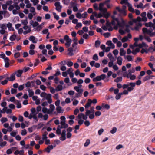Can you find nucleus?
I'll use <instances>...</instances> for the list:
<instances>
[{
    "instance_id": "f257e3e1",
    "label": "nucleus",
    "mask_w": 155,
    "mask_h": 155,
    "mask_svg": "<svg viewBox=\"0 0 155 155\" xmlns=\"http://www.w3.org/2000/svg\"><path fill=\"white\" fill-rule=\"evenodd\" d=\"M113 20L110 23L108 20H107L106 25L107 27V28H109L108 29H117L120 28H123L125 25V21L121 19V21L120 22L117 18H115L114 16H112Z\"/></svg>"
},
{
    "instance_id": "f03ea898",
    "label": "nucleus",
    "mask_w": 155,
    "mask_h": 155,
    "mask_svg": "<svg viewBox=\"0 0 155 155\" xmlns=\"http://www.w3.org/2000/svg\"><path fill=\"white\" fill-rule=\"evenodd\" d=\"M12 2V0H10L6 2V4L7 6L9 5L8 9L10 11L12 10V13L13 14H17L18 13V10L20 9V7L18 5L17 2H15L13 5H11Z\"/></svg>"
},
{
    "instance_id": "7ed1b4c3",
    "label": "nucleus",
    "mask_w": 155,
    "mask_h": 155,
    "mask_svg": "<svg viewBox=\"0 0 155 155\" xmlns=\"http://www.w3.org/2000/svg\"><path fill=\"white\" fill-rule=\"evenodd\" d=\"M40 96L44 98V99L47 100L48 102L51 104L52 102L51 99V95L50 94H47L45 92H42L40 94Z\"/></svg>"
},
{
    "instance_id": "20e7f679",
    "label": "nucleus",
    "mask_w": 155,
    "mask_h": 155,
    "mask_svg": "<svg viewBox=\"0 0 155 155\" xmlns=\"http://www.w3.org/2000/svg\"><path fill=\"white\" fill-rule=\"evenodd\" d=\"M143 34L149 35L150 37L155 36V30H142Z\"/></svg>"
},
{
    "instance_id": "39448f33",
    "label": "nucleus",
    "mask_w": 155,
    "mask_h": 155,
    "mask_svg": "<svg viewBox=\"0 0 155 155\" xmlns=\"http://www.w3.org/2000/svg\"><path fill=\"white\" fill-rule=\"evenodd\" d=\"M60 119L61 120L60 124L61 125V128H66L68 127V125L66 123V118L65 116H62L60 117Z\"/></svg>"
},
{
    "instance_id": "423d86ee",
    "label": "nucleus",
    "mask_w": 155,
    "mask_h": 155,
    "mask_svg": "<svg viewBox=\"0 0 155 155\" xmlns=\"http://www.w3.org/2000/svg\"><path fill=\"white\" fill-rule=\"evenodd\" d=\"M135 86V83L130 82L127 84V95L128 94L129 92H131L133 90Z\"/></svg>"
},
{
    "instance_id": "0eeeda50",
    "label": "nucleus",
    "mask_w": 155,
    "mask_h": 155,
    "mask_svg": "<svg viewBox=\"0 0 155 155\" xmlns=\"http://www.w3.org/2000/svg\"><path fill=\"white\" fill-rule=\"evenodd\" d=\"M64 39L65 40V45L67 47H69L71 45L72 42L71 39L69 38L68 35H65L64 37Z\"/></svg>"
},
{
    "instance_id": "6e6552de",
    "label": "nucleus",
    "mask_w": 155,
    "mask_h": 155,
    "mask_svg": "<svg viewBox=\"0 0 155 155\" xmlns=\"http://www.w3.org/2000/svg\"><path fill=\"white\" fill-rule=\"evenodd\" d=\"M116 9L120 13L123 15H125L126 14V6L124 5H123L122 6V9L120 8L119 7H116Z\"/></svg>"
},
{
    "instance_id": "1a4fd4ad",
    "label": "nucleus",
    "mask_w": 155,
    "mask_h": 155,
    "mask_svg": "<svg viewBox=\"0 0 155 155\" xmlns=\"http://www.w3.org/2000/svg\"><path fill=\"white\" fill-rule=\"evenodd\" d=\"M106 76L104 74H102L100 76H98L93 79L94 82L99 81L102 80H103L105 78Z\"/></svg>"
},
{
    "instance_id": "9d476101",
    "label": "nucleus",
    "mask_w": 155,
    "mask_h": 155,
    "mask_svg": "<svg viewBox=\"0 0 155 155\" xmlns=\"http://www.w3.org/2000/svg\"><path fill=\"white\" fill-rule=\"evenodd\" d=\"M97 32L100 33L101 34H103L105 38H108L110 35V34L109 32H104V31H106L107 30H96Z\"/></svg>"
},
{
    "instance_id": "9b49d317",
    "label": "nucleus",
    "mask_w": 155,
    "mask_h": 155,
    "mask_svg": "<svg viewBox=\"0 0 155 155\" xmlns=\"http://www.w3.org/2000/svg\"><path fill=\"white\" fill-rule=\"evenodd\" d=\"M35 46L33 44H31L29 47L30 50L29 51V53L30 55H34L35 52L34 49L35 48Z\"/></svg>"
},
{
    "instance_id": "f8f14e48",
    "label": "nucleus",
    "mask_w": 155,
    "mask_h": 155,
    "mask_svg": "<svg viewBox=\"0 0 155 155\" xmlns=\"http://www.w3.org/2000/svg\"><path fill=\"white\" fill-rule=\"evenodd\" d=\"M73 70L71 68H70L68 69L66 71H65L68 74H69L70 77L71 78H73L74 76V74L73 72Z\"/></svg>"
},
{
    "instance_id": "ddd939ff",
    "label": "nucleus",
    "mask_w": 155,
    "mask_h": 155,
    "mask_svg": "<svg viewBox=\"0 0 155 155\" xmlns=\"http://www.w3.org/2000/svg\"><path fill=\"white\" fill-rule=\"evenodd\" d=\"M54 5L56 7V9L59 12H61L62 7L61 5L60 2H56Z\"/></svg>"
},
{
    "instance_id": "4468645a",
    "label": "nucleus",
    "mask_w": 155,
    "mask_h": 155,
    "mask_svg": "<svg viewBox=\"0 0 155 155\" xmlns=\"http://www.w3.org/2000/svg\"><path fill=\"white\" fill-rule=\"evenodd\" d=\"M146 12H143L140 14V16L142 17V21L146 22L147 20V18L146 17Z\"/></svg>"
},
{
    "instance_id": "2eb2a0df",
    "label": "nucleus",
    "mask_w": 155,
    "mask_h": 155,
    "mask_svg": "<svg viewBox=\"0 0 155 155\" xmlns=\"http://www.w3.org/2000/svg\"><path fill=\"white\" fill-rule=\"evenodd\" d=\"M78 118L79 119H83L84 120H86L87 118V116L84 114L83 113L79 114L78 116Z\"/></svg>"
},
{
    "instance_id": "dca6fc26",
    "label": "nucleus",
    "mask_w": 155,
    "mask_h": 155,
    "mask_svg": "<svg viewBox=\"0 0 155 155\" xmlns=\"http://www.w3.org/2000/svg\"><path fill=\"white\" fill-rule=\"evenodd\" d=\"M23 72V70H18L16 71L14 74L17 77H20Z\"/></svg>"
},
{
    "instance_id": "f3484780",
    "label": "nucleus",
    "mask_w": 155,
    "mask_h": 155,
    "mask_svg": "<svg viewBox=\"0 0 155 155\" xmlns=\"http://www.w3.org/2000/svg\"><path fill=\"white\" fill-rule=\"evenodd\" d=\"M74 89L78 94H81L83 91V90L81 88V86L80 87L75 86Z\"/></svg>"
},
{
    "instance_id": "a211bd4d",
    "label": "nucleus",
    "mask_w": 155,
    "mask_h": 155,
    "mask_svg": "<svg viewBox=\"0 0 155 155\" xmlns=\"http://www.w3.org/2000/svg\"><path fill=\"white\" fill-rule=\"evenodd\" d=\"M106 44L112 49H114L115 48V45L111 41H108L106 43Z\"/></svg>"
},
{
    "instance_id": "6ab92c4d",
    "label": "nucleus",
    "mask_w": 155,
    "mask_h": 155,
    "mask_svg": "<svg viewBox=\"0 0 155 155\" xmlns=\"http://www.w3.org/2000/svg\"><path fill=\"white\" fill-rule=\"evenodd\" d=\"M61 136V137L60 138V140L62 141L65 140L66 139V131L65 130H64L62 131Z\"/></svg>"
},
{
    "instance_id": "aec40b11",
    "label": "nucleus",
    "mask_w": 155,
    "mask_h": 155,
    "mask_svg": "<svg viewBox=\"0 0 155 155\" xmlns=\"http://www.w3.org/2000/svg\"><path fill=\"white\" fill-rule=\"evenodd\" d=\"M29 40L34 43H36L38 41V39L33 36H31L29 38Z\"/></svg>"
},
{
    "instance_id": "412c9836",
    "label": "nucleus",
    "mask_w": 155,
    "mask_h": 155,
    "mask_svg": "<svg viewBox=\"0 0 155 155\" xmlns=\"http://www.w3.org/2000/svg\"><path fill=\"white\" fill-rule=\"evenodd\" d=\"M127 5L128 7V9L129 11L132 12H134V9L132 7V5L131 4L127 2Z\"/></svg>"
},
{
    "instance_id": "4be33fe9",
    "label": "nucleus",
    "mask_w": 155,
    "mask_h": 155,
    "mask_svg": "<svg viewBox=\"0 0 155 155\" xmlns=\"http://www.w3.org/2000/svg\"><path fill=\"white\" fill-rule=\"evenodd\" d=\"M155 76L153 75H148L145 77L143 79V81L145 82L149 80L150 79H152V78L154 77Z\"/></svg>"
},
{
    "instance_id": "5701e85b",
    "label": "nucleus",
    "mask_w": 155,
    "mask_h": 155,
    "mask_svg": "<svg viewBox=\"0 0 155 155\" xmlns=\"http://www.w3.org/2000/svg\"><path fill=\"white\" fill-rule=\"evenodd\" d=\"M124 94H126V91L125 90H124L123 92L119 93L117 94L115 97L116 99L117 100L119 99L121 97V95Z\"/></svg>"
},
{
    "instance_id": "b1692460",
    "label": "nucleus",
    "mask_w": 155,
    "mask_h": 155,
    "mask_svg": "<svg viewBox=\"0 0 155 155\" xmlns=\"http://www.w3.org/2000/svg\"><path fill=\"white\" fill-rule=\"evenodd\" d=\"M127 78H130L131 80H133L136 79V76L135 75H132V74H127Z\"/></svg>"
},
{
    "instance_id": "393cba45",
    "label": "nucleus",
    "mask_w": 155,
    "mask_h": 155,
    "mask_svg": "<svg viewBox=\"0 0 155 155\" xmlns=\"http://www.w3.org/2000/svg\"><path fill=\"white\" fill-rule=\"evenodd\" d=\"M135 29H138L141 27L142 25V24L140 22H137L136 21L135 22Z\"/></svg>"
},
{
    "instance_id": "a878e982",
    "label": "nucleus",
    "mask_w": 155,
    "mask_h": 155,
    "mask_svg": "<svg viewBox=\"0 0 155 155\" xmlns=\"http://www.w3.org/2000/svg\"><path fill=\"white\" fill-rule=\"evenodd\" d=\"M143 4L141 3H140L138 5H134V6L138 8H143V9L145 7V6H143Z\"/></svg>"
},
{
    "instance_id": "bb28decb",
    "label": "nucleus",
    "mask_w": 155,
    "mask_h": 155,
    "mask_svg": "<svg viewBox=\"0 0 155 155\" xmlns=\"http://www.w3.org/2000/svg\"><path fill=\"white\" fill-rule=\"evenodd\" d=\"M91 105V100L88 99V102H87L85 106V107L86 109H88V108Z\"/></svg>"
},
{
    "instance_id": "cd10ccee",
    "label": "nucleus",
    "mask_w": 155,
    "mask_h": 155,
    "mask_svg": "<svg viewBox=\"0 0 155 155\" xmlns=\"http://www.w3.org/2000/svg\"><path fill=\"white\" fill-rule=\"evenodd\" d=\"M73 43L72 45L73 47H74L78 44V39L76 37H75L73 40Z\"/></svg>"
},
{
    "instance_id": "c85d7f7f",
    "label": "nucleus",
    "mask_w": 155,
    "mask_h": 155,
    "mask_svg": "<svg viewBox=\"0 0 155 155\" xmlns=\"http://www.w3.org/2000/svg\"><path fill=\"white\" fill-rule=\"evenodd\" d=\"M122 58L120 57H118L117 58V63L119 65L122 64Z\"/></svg>"
},
{
    "instance_id": "c756f323",
    "label": "nucleus",
    "mask_w": 155,
    "mask_h": 155,
    "mask_svg": "<svg viewBox=\"0 0 155 155\" xmlns=\"http://www.w3.org/2000/svg\"><path fill=\"white\" fill-rule=\"evenodd\" d=\"M153 12L152 11H150L148 12L147 14V16L149 19H151L153 18V15L152 14Z\"/></svg>"
},
{
    "instance_id": "7c9ffc66",
    "label": "nucleus",
    "mask_w": 155,
    "mask_h": 155,
    "mask_svg": "<svg viewBox=\"0 0 155 155\" xmlns=\"http://www.w3.org/2000/svg\"><path fill=\"white\" fill-rule=\"evenodd\" d=\"M54 148V147L52 145H50L48 146L45 149L46 151L48 152L49 153L50 150Z\"/></svg>"
},
{
    "instance_id": "2f4dec72",
    "label": "nucleus",
    "mask_w": 155,
    "mask_h": 155,
    "mask_svg": "<svg viewBox=\"0 0 155 155\" xmlns=\"http://www.w3.org/2000/svg\"><path fill=\"white\" fill-rule=\"evenodd\" d=\"M68 54L69 55L71 56L74 54V53H73V49L72 48H68Z\"/></svg>"
},
{
    "instance_id": "473e14b6",
    "label": "nucleus",
    "mask_w": 155,
    "mask_h": 155,
    "mask_svg": "<svg viewBox=\"0 0 155 155\" xmlns=\"http://www.w3.org/2000/svg\"><path fill=\"white\" fill-rule=\"evenodd\" d=\"M3 110L4 111L5 113L6 112L7 114H9L12 112V110L10 109H8L7 107H4Z\"/></svg>"
},
{
    "instance_id": "72a5a7b5",
    "label": "nucleus",
    "mask_w": 155,
    "mask_h": 155,
    "mask_svg": "<svg viewBox=\"0 0 155 155\" xmlns=\"http://www.w3.org/2000/svg\"><path fill=\"white\" fill-rule=\"evenodd\" d=\"M102 107L103 109H105L107 110H109L110 108V106L107 104H105L104 103H103Z\"/></svg>"
},
{
    "instance_id": "f704fd0d",
    "label": "nucleus",
    "mask_w": 155,
    "mask_h": 155,
    "mask_svg": "<svg viewBox=\"0 0 155 155\" xmlns=\"http://www.w3.org/2000/svg\"><path fill=\"white\" fill-rule=\"evenodd\" d=\"M144 25L146 27H153V24L151 22L145 23Z\"/></svg>"
},
{
    "instance_id": "c9c22d12",
    "label": "nucleus",
    "mask_w": 155,
    "mask_h": 155,
    "mask_svg": "<svg viewBox=\"0 0 155 155\" xmlns=\"http://www.w3.org/2000/svg\"><path fill=\"white\" fill-rule=\"evenodd\" d=\"M54 108L55 107L54 105L50 104V109H49L48 110L50 113V114H51L52 113Z\"/></svg>"
},
{
    "instance_id": "e433bc0d",
    "label": "nucleus",
    "mask_w": 155,
    "mask_h": 155,
    "mask_svg": "<svg viewBox=\"0 0 155 155\" xmlns=\"http://www.w3.org/2000/svg\"><path fill=\"white\" fill-rule=\"evenodd\" d=\"M15 74L14 73L12 74L10 77L8 79V80L12 81L14 80L15 79Z\"/></svg>"
},
{
    "instance_id": "4c0bfd02",
    "label": "nucleus",
    "mask_w": 155,
    "mask_h": 155,
    "mask_svg": "<svg viewBox=\"0 0 155 155\" xmlns=\"http://www.w3.org/2000/svg\"><path fill=\"white\" fill-rule=\"evenodd\" d=\"M30 114L33 117V118L36 120V122H37L38 121V119L37 116V113H31Z\"/></svg>"
},
{
    "instance_id": "58836bf2",
    "label": "nucleus",
    "mask_w": 155,
    "mask_h": 155,
    "mask_svg": "<svg viewBox=\"0 0 155 155\" xmlns=\"http://www.w3.org/2000/svg\"><path fill=\"white\" fill-rule=\"evenodd\" d=\"M35 128L36 126L34 125L31 127L28 128V130L29 132L31 133L33 131L35 130Z\"/></svg>"
},
{
    "instance_id": "ea45409f",
    "label": "nucleus",
    "mask_w": 155,
    "mask_h": 155,
    "mask_svg": "<svg viewBox=\"0 0 155 155\" xmlns=\"http://www.w3.org/2000/svg\"><path fill=\"white\" fill-rule=\"evenodd\" d=\"M42 112L44 113L50 114L49 110L45 107H44L42 108Z\"/></svg>"
},
{
    "instance_id": "a19ab883",
    "label": "nucleus",
    "mask_w": 155,
    "mask_h": 155,
    "mask_svg": "<svg viewBox=\"0 0 155 155\" xmlns=\"http://www.w3.org/2000/svg\"><path fill=\"white\" fill-rule=\"evenodd\" d=\"M70 79L68 77L65 78L64 79V82L66 84H69L68 86H70L72 85L71 83H70Z\"/></svg>"
},
{
    "instance_id": "79ce46f5",
    "label": "nucleus",
    "mask_w": 155,
    "mask_h": 155,
    "mask_svg": "<svg viewBox=\"0 0 155 155\" xmlns=\"http://www.w3.org/2000/svg\"><path fill=\"white\" fill-rule=\"evenodd\" d=\"M107 56L111 61H115V58L111 53L107 55Z\"/></svg>"
},
{
    "instance_id": "37998d69",
    "label": "nucleus",
    "mask_w": 155,
    "mask_h": 155,
    "mask_svg": "<svg viewBox=\"0 0 155 155\" xmlns=\"http://www.w3.org/2000/svg\"><path fill=\"white\" fill-rule=\"evenodd\" d=\"M90 143V140L89 139H87L84 143V146L85 147H87Z\"/></svg>"
},
{
    "instance_id": "c03bdc74",
    "label": "nucleus",
    "mask_w": 155,
    "mask_h": 155,
    "mask_svg": "<svg viewBox=\"0 0 155 155\" xmlns=\"http://www.w3.org/2000/svg\"><path fill=\"white\" fill-rule=\"evenodd\" d=\"M28 92L29 93V96L30 97H31L33 96L34 94V92L31 89H28Z\"/></svg>"
},
{
    "instance_id": "a18cd8bd",
    "label": "nucleus",
    "mask_w": 155,
    "mask_h": 155,
    "mask_svg": "<svg viewBox=\"0 0 155 155\" xmlns=\"http://www.w3.org/2000/svg\"><path fill=\"white\" fill-rule=\"evenodd\" d=\"M15 103L16 104L17 107L18 108H20L21 107V105L19 101L18 100L16 101Z\"/></svg>"
},
{
    "instance_id": "49530a36",
    "label": "nucleus",
    "mask_w": 155,
    "mask_h": 155,
    "mask_svg": "<svg viewBox=\"0 0 155 155\" xmlns=\"http://www.w3.org/2000/svg\"><path fill=\"white\" fill-rule=\"evenodd\" d=\"M87 30H81L78 31V33L80 35L83 34L84 32H87Z\"/></svg>"
},
{
    "instance_id": "de8ad7c7",
    "label": "nucleus",
    "mask_w": 155,
    "mask_h": 155,
    "mask_svg": "<svg viewBox=\"0 0 155 155\" xmlns=\"http://www.w3.org/2000/svg\"><path fill=\"white\" fill-rule=\"evenodd\" d=\"M125 54V51L124 50V49L121 48L120 49V54L121 56L124 55Z\"/></svg>"
},
{
    "instance_id": "09e8293b",
    "label": "nucleus",
    "mask_w": 155,
    "mask_h": 155,
    "mask_svg": "<svg viewBox=\"0 0 155 155\" xmlns=\"http://www.w3.org/2000/svg\"><path fill=\"white\" fill-rule=\"evenodd\" d=\"M16 50H15L13 51V52L15 53V54H14V57L16 58H18L20 56V54L19 52H16Z\"/></svg>"
},
{
    "instance_id": "8fccbe9b",
    "label": "nucleus",
    "mask_w": 155,
    "mask_h": 155,
    "mask_svg": "<svg viewBox=\"0 0 155 155\" xmlns=\"http://www.w3.org/2000/svg\"><path fill=\"white\" fill-rule=\"evenodd\" d=\"M56 89L57 91H60L63 89V86L61 85H58Z\"/></svg>"
},
{
    "instance_id": "3c124183",
    "label": "nucleus",
    "mask_w": 155,
    "mask_h": 155,
    "mask_svg": "<svg viewBox=\"0 0 155 155\" xmlns=\"http://www.w3.org/2000/svg\"><path fill=\"white\" fill-rule=\"evenodd\" d=\"M43 126V124L42 123H40L36 126V128L37 127V129H40Z\"/></svg>"
},
{
    "instance_id": "603ef678",
    "label": "nucleus",
    "mask_w": 155,
    "mask_h": 155,
    "mask_svg": "<svg viewBox=\"0 0 155 155\" xmlns=\"http://www.w3.org/2000/svg\"><path fill=\"white\" fill-rule=\"evenodd\" d=\"M8 120V119L6 117H2L0 119V121L2 124L7 121Z\"/></svg>"
},
{
    "instance_id": "864d4df0",
    "label": "nucleus",
    "mask_w": 155,
    "mask_h": 155,
    "mask_svg": "<svg viewBox=\"0 0 155 155\" xmlns=\"http://www.w3.org/2000/svg\"><path fill=\"white\" fill-rule=\"evenodd\" d=\"M117 130V128L116 127H113L110 130V132L112 134H114L116 132Z\"/></svg>"
},
{
    "instance_id": "5fc2aeb1",
    "label": "nucleus",
    "mask_w": 155,
    "mask_h": 155,
    "mask_svg": "<svg viewBox=\"0 0 155 155\" xmlns=\"http://www.w3.org/2000/svg\"><path fill=\"white\" fill-rule=\"evenodd\" d=\"M95 109L97 110H99L100 111V110H101L103 108L102 107V104L101 106H100V105H97L95 107Z\"/></svg>"
},
{
    "instance_id": "6e6d98bb",
    "label": "nucleus",
    "mask_w": 155,
    "mask_h": 155,
    "mask_svg": "<svg viewBox=\"0 0 155 155\" xmlns=\"http://www.w3.org/2000/svg\"><path fill=\"white\" fill-rule=\"evenodd\" d=\"M101 114V112L99 110H97L95 113V115L96 117L100 116Z\"/></svg>"
},
{
    "instance_id": "4d7b16f0",
    "label": "nucleus",
    "mask_w": 155,
    "mask_h": 155,
    "mask_svg": "<svg viewBox=\"0 0 155 155\" xmlns=\"http://www.w3.org/2000/svg\"><path fill=\"white\" fill-rule=\"evenodd\" d=\"M135 72V69L134 68H132L131 69L128 70V73L127 74H131L132 73H134Z\"/></svg>"
},
{
    "instance_id": "13d9d810",
    "label": "nucleus",
    "mask_w": 155,
    "mask_h": 155,
    "mask_svg": "<svg viewBox=\"0 0 155 155\" xmlns=\"http://www.w3.org/2000/svg\"><path fill=\"white\" fill-rule=\"evenodd\" d=\"M7 144V142L6 141H1L0 140V146L4 147Z\"/></svg>"
},
{
    "instance_id": "bf43d9fd",
    "label": "nucleus",
    "mask_w": 155,
    "mask_h": 155,
    "mask_svg": "<svg viewBox=\"0 0 155 155\" xmlns=\"http://www.w3.org/2000/svg\"><path fill=\"white\" fill-rule=\"evenodd\" d=\"M100 11L102 12V14L103 15L107 13V9L106 8H103Z\"/></svg>"
},
{
    "instance_id": "052dcab7",
    "label": "nucleus",
    "mask_w": 155,
    "mask_h": 155,
    "mask_svg": "<svg viewBox=\"0 0 155 155\" xmlns=\"http://www.w3.org/2000/svg\"><path fill=\"white\" fill-rule=\"evenodd\" d=\"M104 5L105 4L104 3H100L99 4V9L100 10H101L103 8Z\"/></svg>"
},
{
    "instance_id": "680f3d73",
    "label": "nucleus",
    "mask_w": 155,
    "mask_h": 155,
    "mask_svg": "<svg viewBox=\"0 0 155 155\" xmlns=\"http://www.w3.org/2000/svg\"><path fill=\"white\" fill-rule=\"evenodd\" d=\"M110 15V14L109 13H107L103 15V16L106 19V20H107V19L108 18L109 16Z\"/></svg>"
},
{
    "instance_id": "e2e57ef3",
    "label": "nucleus",
    "mask_w": 155,
    "mask_h": 155,
    "mask_svg": "<svg viewBox=\"0 0 155 155\" xmlns=\"http://www.w3.org/2000/svg\"><path fill=\"white\" fill-rule=\"evenodd\" d=\"M16 36L15 35H12L10 38V39L11 41L14 40L16 38Z\"/></svg>"
},
{
    "instance_id": "0e129e2a",
    "label": "nucleus",
    "mask_w": 155,
    "mask_h": 155,
    "mask_svg": "<svg viewBox=\"0 0 155 155\" xmlns=\"http://www.w3.org/2000/svg\"><path fill=\"white\" fill-rule=\"evenodd\" d=\"M61 128L59 127V126L57 128L56 130V133L58 135H59L61 134Z\"/></svg>"
},
{
    "instance_id": "69168bd1",
    "label": "nucleus",
    "mask_w": 155,
    "mask_h": 155,
    "mask_svg": "<svg viewBox=\"0 0 155 155\" xmlns=\"http://www.w3.org/2000/svg\"><path fill=\"white\" fill-rule=\"evenodd\" d=\"M136 20L135 19H132V20L130 21L128 23L129 25H133L134 23L135 22Z\"/></svg>"
},
{
    "instance_id": "338daca9",
    "label": "nucleus",
    "mask_w": 155,
    "mask_h": 155,
    "mask_svg": "<svg viewBox=\"0 0 155 155\" xmlns=\"http://www.w3.org/2000/svg\"><path fill=\"white\" fill-rule=\"evenodd\" d=\"M93 59L96 61H97L98 60V57L97 54H94L93 55Z\"/></svg>"
},
{
    "instance_id": "774afa93",
    "label": "nucleus",
    "mask_w": 155,
    "mask_h": 155,
    "mask_svg": "<svg viewBox=\"0 0 155 155\" xmlns=\"http://www.w3.org/2000/svg\"><path fill=\"white\" fill-rule=\"evenodd\" d=\"M127 59L128 61H131L132 59V56L130 55H127Z\"/></svg>"
}]
</instances>
